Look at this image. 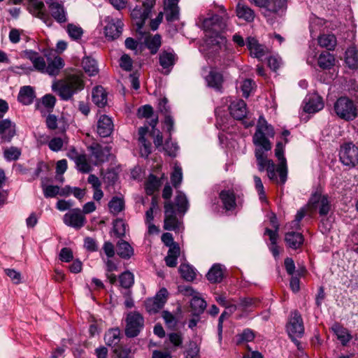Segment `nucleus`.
<instances>
[{
    "mask_svg": "<svg viewBox=\"0 0 358 358\" xmlns=\"http://www.w3.org/2000/svg\"><path fill=\"white\" fill-rule=\"evenodd\" d=\"M336 115L346 121L355 120L358 116V108L354 102L346 96L338 98L334 103Z\"/></svg>",
    "mask_w": 358,
    "mask_h": 358,
    "instance_id": "nucleus-4",
    "label": "nucleus"
},
{
    "mask_svg": "<svg viewBox=\"0 0 358 358\" xmlns=\"http://www.w3.org/2000/svg\"><path fill=\"white\" fill-rule=\"evenodd\" d=\"M180 250L178 245H174L171 247L168 251V254L165 257L166 264L169 267H176L178 264V257L180 255Z\"/></svg>",
    "mask_w": 358,
    "mask_h": 358,
    "instance_id": "nucleus-36",
    "label": "nucleus"
},
{
    "mask_svg": "<svg viewBox=\"0 0 358 358\" xmlns=\"http://www.w3.org/2000/svg\"><path fill=\"white\" fill-rule=\"evenodd\" d=\"M168 291L162 288L153 298L148 299L145 302L146 310L150 313H155L162 309L166 302Z\"/></svg>",
    "mask_w": 358,
    "mask_h": 358,
    "instance_id": "nucleus-11",
    "label": "nucleus"
},
{
    "mask_svg": "<svg viewBox=\"0 0 358 358\" xmlns=\"http://www.w3.org/2000/svg\"><path fill=\"white\" fill-rule=\"evenodd\" d=\"M164 174L161 178H157L153 174H150L145 182V192L148 194L152 195L155 192L157 191L159 187L162 185V179Z\"/></svg>",
    "mask_w": 358,
    "mask_h": 358,
    "instance_id": "nucleus-35",
    "label": "nucleus"
},
{
    "mask_svg": "<svg viewBox=\"0 0 358 358\" xmlns=\"http://www.w3.org/2000/svg\"><path fill=\"white\" fill-rule=\"evenodd\" d=\"M254 338V332L249 329H246L238 336L237 343L241 344L244 342H250Z\"/></svg>",
    "mask_w": 358,
    "mask_h": 358,
    "instance_id": "nucleus-56",
    "label": "nucleus"
},
{
    "mask_svg": "<svg viewBox=\"0 0 358 358\" xmlns=\"http://www.w3.org/2000/svg\"><path fill=\"white\" fill-rule=\"evenodd\" d=\"M83 74L80 71L71 69L66 72L65 77L53 85L52 88L56 91L62 100L68 101L73 94L82 90L85 87Z\"/></svg>",
    "mask_w": 358,
    "mask_h": 358,
    "instance_id": "nucleus-2",
    "label": "nucleus"
},
{
    "mask_svg": "<svg viewBox=\"0 0 358 358\" xmlns=\"http://www.w3.org/2000/svg\"><path fill=\"white\" fill-rule=\"evenodd\" d=\"M275 135L274 129L268 124L263 116H260L257 124L256 131L253 136V143L258 147H262L266 151L271 149V143L268 138Z\"/></svg>",
    "mask_w": 358,
    "mask_h": 358,
    "instance_id": "nucleus-3",
    "label": "nucleus"
},
{
    "mask_svg": "<svg viewBox=\"0 0 358 358\" xmlns=\"http://www.w3.org/2000/svg\"><path fill=\"white\" fill-rule=\"evenodd\" d=\"M303 110L308 113H315L324 108L322 99L317 94L306 96L304 101Z\"/></svg>",
    "mask_w": 358,
    "mask_h": 358,
    "instance_id": "nucleus-16",
    "label": "nucleus"
},
{
    "mask_svg": "<svg viewBox=\"0 0 358 358\" xmlns=\"http://www.w3.org/2000/svg\"><path fill=\"white\" fill-rule=\"evenodd\" d=\"M28 9L34 16L43 20L46 24L51 25L52 20L47 12L43 1L38 0H29Z\"/></svg>",
    "mask_w": 358,
    "mask_h": 358,
    "instance_id": "nucleus-12",
    "label": "nucleus"
},
{
    "mask_svg": "<svg viewBox=\"0 0 358 358\" xmlns=\"http://www.w3.org/2000/svg\"><path fill=\"white\" fill-rule=\"evenodd\" d=\"M165 15L168 22H173L179 18L178 3H167L165 7Z\"/></svg>",
    "mask_w": 358,
    "mask_h": 358,
    "instance_id": "nucleus-46",
    "label": "nucleus"
},
{
    "mask_svg": "<svg viewBox=\"0 0 358 358\" xmlns=\"http://www.w3.org/2000/svg\"><path fill=\"white\" fill-rule=\"evenodd\" d=\"M229 110L230 115L238 120H243L248 114L247 105L242 99L232 101L229 106Z\"/></svg>",
    "mask_w": 358,
    "mask_h": 358,
    "instance_id": "nucleus-17",
    "label": "nucleus"
},
{
    "mask_svg": "<svg viewBox=\"0 0 358 358\" xmlns=\"http://www.w3.org/2000/svg\"><path fill=\"white\" fill-rule=\"evenodd\" d=\"M97 133L101 138L109 137L112 134V119L106 115L100 116L97 122Z\"/></svg>",
    "mask_w": 358,
    "mask_h": 358,
    "instance_id": "nucleus-23",
    "label": "nucleus"
},
{
    "mask_svg": "<svg viewBox=\"0 0 358 358\" xmlns=\"http://www.w3.org/2000/svg\"><path fill=\"white\" fill-rule=\"evenodd\" d=\"M127 225L122 220H117L113 222V234L118 237L125 235Z\"/></svg>",
    "mask_w": 358,
    "mask_h": 358,
    "instance_id": "nucleus-53",
    "label": "nucleus"
},
{
    "mask_svg": "<svg viewBox=\"0 0 358 358\" xmlns=\"http://www.w3.org/2000/svg\"><path fill=\"white\" fill-rule=\"evenodd\" d=\"M24 55L26 58L32 62L33 66L36 71L42 73H45L47 61H45L43 56L34 50H26L24 52Z\"/></svg>",
    "mask_w": 358,
    "mask_h": 358,
    "instance_id": "nucleus-22",
    "label": "nucleus"
},
{
    "mask_svg": "<svg viewBox=\"0 0 358 358\" xmlns=\"http://www.w3.org/2000/svg\"><path fill=\"white\" fill-rule=\"evenodd\" d=\"M181 277L186 281H193L196 278L195 268L188 264H182L179 267Z\"/></svg>",
    "mask_w": 358,
    "mask_h": 358,
    "instance_id": "nucleus-42",
    "label": "nucleus"
},
{
    "mask_svg": "<svg viewBox=\"0 0 358 358\" xmlns=\"http://www.w3.org/2000/svg\"><path fill=\"white\" fill-rule=\"evenodd\" d=\"M45 198H53L59 194V187L57 185H42Z\"/></svg>",
    "mask_w": 358,
    "mask_h": 358,
    "instance_id": "nucleus-57",
    "label": "nucleus"
},
{
    "mask_svg": "<svg viewBox=\"0 0 358 358\" xmlns=\"http://www.w3.org/2000/svg\"><path fill=\"white\" fill-rule=\"evenodd\" d=\"M142 3V6H136L131 11V16L135 21L137 30L143 28L145 20L149 17L155 0H136Z\"/></svg>",
    "mask_w": 358,
    "mask_h": 358,
    "instance_id": "nucleus-7",
    "label": "nucleus"
},
{
    "mask_svg": "<svg viewBox=\"0 0 358 358\" xmlns=\"http://www.w3.org/2000/svg\"><path fill=\"white\" fill-rule=\"evenodd\" d=\"M206 81L209 87L220 90L223 82L222 76L220 73L210 71L206 77Z\"/></svg>",
    "mask_w": 358,
    "mask_h": 358,
    "instance_id": "nucleus-43",
    "label": "nucleus"
},
{
    "mask_svg": "<svg viewBox=\"0 0 358 358\" xmlns=\"http://www.w3.org/2000/svg\"><path fill=\"white\" fill-rule=\"evenodd\" d=\"M247 46L251 55L254 57L261 59L266 53V48L264 45L259 44L255 38H248Z\"/></svg>",
    "mask_w": 358,
    "mask_h": 358,
    "instance_id": "nucleus-25",
    "label": "nucleus"
},
{
    "mask_svg": "<svg viewBox=\"0 0 358 358\" xmlns=\"http://www.w3.org/2000/svg\"><path fill=\"white\" fill-rule=\"evenodd\" d=\"M129 352L128 348L117 345L113 349V358H127Z\"/></svg>",
    "mask_w": 358,
    "mask_h": 358,
    "instance_id": "nucleus-63",
    "label": "nucleus"
},
{
    "mask_svg": "<svg viewBox=\"0 0 358 358\" xmlns=\"http://www.w3.org/2000/svg\"><path fill=\"white\" fill-rule=\"evenodd\" d=\"M266 152V151L262 147L255 149V155L258 170L260 172L266 170L267 171V176L271 180L275 182H280V180H278L276 175L277 166L273 160L268 159Z\"/></svg>",
    "mask_w": 358,
    "mask_h": 358,
    "instance_id": "nucleus-5",
    "label": "nucleus"
},
{
    "mask_svg": "<svg viewBox=\"0 0 358 358\" xmlns=\"http://www.w3.org/2000/svg\"><path fill=\"white\" fill-rule=\"evenodd\" d=\"M164 213L165 217L164 229L168 231H173L178 229L180 222L176 217L174 206L171 202H165Z\"/></svg>",
    "mask_w": 358,
    "mask_h": 358,
    "instance_id": "nucleus-15",
    "label": "nucleus"
},
{
    "mask_svg": "<svg viewBox=\"0 0 358 358\" xmlns=\"http://www.w3.org/2000/svg\"><path fill=\"white\" fill-rule=\"evenodd\" d=\"M334 57L329 52H322L317 59L318 66L323 69H330L334 64Z\"/></svg>",
    "mask_w": 358,
    "mask_h": 358,
    "instance_id": "nucleus-44",
    "label": "nucleus"
},
{
    "mask_svg": "<svg viewBox=\"0 0 358 358\" xmlns=\"http://www.w3.org/2000/svg\"><path fill=\"white\" fill-rule=\"evenodd\" d=\"M103 251L107 256L106 266L107 273L106 277L109 282L112 284V243L106 242L103 245Z\"/></svg>",
    "mask_w": 358,
    "mask_h": 358,
    "instance_id": "nucleus-41",
    "label": "nucleus"
},
{
    "mask_svg": "<svg viewBox=\"0 0 358 358\" xmlns=\"http://www.w3.org/2000/svg\"><path fill=\"white\" fill-rule=\"evenodd\" d=\"M336 43V38L334 34H323L318 38L319 45L329 50H333Z\"/></svg>",
    "mask_w": 358,
    "mask_h": 358,
    "instance_id": "nucleus-38",
    "label": "nucleus"
},
{
    "mask_svg": "<svg viewBox=\"0 0 358 358\" xmlns=\"http://www.w3.org/2000/svg\"><path fill=\"white\" fill-rule=\"evenodd\" d=\"M64 66V61L59 56H55L53 58H47L45 73L50 76H57L61 69Z\"/></svg>",
    "mask_w": 358,
    "mask_h": 358,
    "instance_id": "nucleus-18",
    "label": "nucleus"
},
{
    "mask_svg": "<svg viewBox=\"0 0 358 358\" xmlns=\"http://www.w3.org/2000/svg\"><path fill=\"white\" fill-rule=\"evenodd\" d=\"M63 221L66 225L80 229L86 223V218L80 208H74L64 215Z\"/></svg>",
    "mask_w": 358,
    "mask_h": 358,
    "instance_id": "nucleus-14",
    "label": "nucleus"
},
{
    "mask_svg": "<svg viewBox=\"0 0 358 358\" xmlns=\"http://www.w3.org/2000/svg\"><path fill=\"white\" fill-rule=\"evenodd\" d=\"M124 209V201L123 196L119 194L113 196V213H119Z\"/></svg>",
    "mask_w": 358,
    "mask_h": 358,
    "instance_id": "nucleus-59",
    "label": "nucleus"
},
{
    "mask_svg": "<svg viewBox=\"0 0 358 358\" xmlns=\"http://www.w3.org/2000/svg\"><path fill=\"white\" fill-rule=\"evenodd\" d=\"M144 326V319L138 312H130L126 318L125 334L128 337L137 336Z\"/></svg>",
    "mask_w": 358,
    "mask_h": 358,
    "instance_id": "nucleus-9",
    "label": "nucleus"
},
{
    "mask_svg": "<svg viewBox=\"0 0 358 358\" xmlns=\"http://www.w3.org/2000/svg\"><path fill=\"white\" fill-rule=\"evenodd\" d=\"M275 217L271 219V222L273 224V227L275 228L274 230H271L269 229H266L265 235H268L270 239V250L271 251L273 255L276 257L279 255V250L278 246L277 245V239L278 237V224L275 221Z\"/></svg>",
    "mask_w": 358,
    "mask_h": 358,
    "instance_id": "nucleus-21",
    "label": "nucleus"
},
{
    "mask_svg": "<svg viewBox=\"0 0 358 358\" xmlns=\"http://www.w3.org/2000/svg\"><path fill=\"white\" fill-rule=\"evenodd\" d=\"M92 99L99 108H103L107 103V93L102 86H96L92 90Z\"/></svg>",
    "mask_w": 358,
    "mask_h": 358,
    "instance_id": "nucleus-29",
    "label": "nucleus"
},
{
    "mask_svg": "<svg viewBox=\"0 0 358 358\" xmlns=\"http://www.w3.org/2000/svg\"><path fill=\"white\" fill-rule=\"evenodd\" d=\"M21 155V150L17 147L11 146L3 150V156L8 161H16Z\"/></svg>",
    "mask_w": 358,
    "mask_h": 358,
    "instance_id": "nucleus-49",
    "label": "nucleus"
},
{
    "mask_svg": "<svg viewBox=\"0 0 358 358\" xmlns=\"http://www.w3.org/2000/svg\"><path fill=\"white\" fill-rule=\"evenodd\" d=\"M176 58V54L172 51L164 50L159 54V64L163 69H168L166 73L170 72V69L174 65Z\"/></svg>",
    "mask_w": 358,
    "mask_h": 358,
    "instance_id": "nucleus-27",
    "label": "nucleus"
},
{
    "mask_svg": "<svg viewBox=\"0 0 358 358\" xmlns=\"http://www.w3.org/2000/svg\"><path fill=\"white\" fill-rule=\"evenodd\" d=\"M287 331L292 341L299 350L301 349V343L297 340L303 335L304 327L300 313L295 310L291 313L289 322L287 325Z\"/></svg>",
    "mask_w": 358,
    "mask_h": 358,
    "instance_id": "nucleus-6",
    "label": "nucleus"
},
{
    "mask_svg": "<svg viewBox=\"0 0 358 358\" xmlns=\"http://www.w3.org/2000/svg\"><path fill=\"white\" fill-rule=\"evenodd\" d=\"M236 11L238 18L243 19L248 22H251L255 20V13L254 10L241 2L238 3Z\"/></svg>",
    "mask_w": 358,
    "mask_h": 358,
    "instance_id": "nucleus-30",
    "label": "nucleus"
},
{
    "mask_svg": "<svg viewBox=\"0 0 358 358\" xmlns=\"http://www.w3.org/2000/svg\"><path fill=\"white\" fill-rule=\"evenodd\" d=\"M75 164L77 170L82 173H88L92 171V166L87 159V155L85 153H82Z\"/></svg>",
    "mask_w": 358,
    "mask_h": 358,
    "instance_id": "nucleus-45",
    "label": "nucleus"
},
{
    "mask_svg": "<svg viewBox=\"0 0 358 358\" xmlns=\"http://www.w3.org/2000/svg\"><path fill=\"white\" fill-rule=\"evenodd\" d=\"M87 148L97 161H103L104 154L100 144L97 143H92Z\"/></svg>",
    "mask_w": 358,
    "mask_h": 358,
    "instance_id": "nucleus-52",
    "label": "nucleus"
},
{
    "mask_svg": "<svg viewBox=\"0 0 358 358\" xmlns=\"http://www.w3.org/2000/svg\"><path fill=\"white\" fill-rule=\"evenodd\" d=\"M285 241L289 248L297 249L303 244V237L299 232H288L285 234Z\"/></svg>",
    "mask_w": 358,
    "mask_h": 358,
    "instance_id": "nucleus-34",
    "label": "nucleus"
},
{
    "mask_svg": "<svg viewBox=\"0 0 358 358\" xmlns=\"http://www.w3.org/2000/svg\"><path fill=\"white\" fill-rule=\"evenodd\" d=\"M255 85V83L250 79H245L242 82L241 89L245 98H248L250 96Z\"/></svg>",
    "mask_w": 358,
    "mask_h": 358,
    "instance_id": "nucleus-55",
    "label": "nucleus"
},
{
    "mask_svg": "<svg viewBox=\"0 0 358 358\" xmlns=\"http://www.w3.org/2000/svg\"><path fill=\"white\" fill-rule=\"evenodd\" d=\"M140 143L141 144V155L142 157H148V155L151 153L152 146L151 143L148 141L145 138H141V140H138Z\"/></svg>",
    "mask_w": 358,
    "mask_h": 358,
    "instance_id": "nucleus-60",
    "label": "nucleus"
},
{
    "mask_svg": "<svg viewBox=\"0 0 358 358\" xmlns=\"http://www.w3.org/2000/svg\"><path fill=\"white\" fill-rule=\"evenodd\" d=\"M63 145V140L60 137H55L50 141L48 147L51 150L58 152L62 148Z\"/></svg>",
    "mask_w": 358,
    "mask_h": 358,
    "instance_id": "nucleus-62",
    "label": "nucleus"
},
{
    "mask_svg": "<svg viewBox=\"0 0 358 358\" xmlns=\"http://www.w3.org/2000/svg\"><path fill=\"white\" fill-rule=\"evenodd\" d=\"M220 199L226 210H232L236 208V196L233 191L222 190L220 193Z\"/></svg>",
    "mask_w": 358,
    "mask_h": 358,
    "instance_id": "nucleus-28",
    "label": "nucleus"
},
{
    "mask_svg": "<svg viewBox=\"0 0 358 358\" xmlns=\"http://www.w3.org/2000/svg\"><path fill=\"white\" fill-rule=\"evenodd\" d=\"M82 66L90 76H95L98 73V67L96 62L90 57H84L82 61Z\"/></svg>",
    "mask_w": 358,
    "mask_h": 358,
    "instance_id": "nucleus-39",
    "label": "nucleus"
},
{
    "mask_svg": "<svg viewBox=\"0 0 358 358\" xmlns=\"http://www.w3.org/2000/svg\"><path fill=\"white\" fill-rule=\"evenodd\" d=\"M84 247L89 252H96L98 250V245L96 240L89 236L84 239Z\"/></svg>",
    "mask_w": 358,
    "mask_h": 358,
    "instance_id": "nucleus-64",
    "label": "nucleus"
},
{
    "mask_svg": "<svg viewBox=\"0 0 358 358\" xmlns=\"http://www.w3.org/2000/svg\"><path fill=\"white\" fill-rule=\"evenodd\" d=\"M115 251L120 257L125 259H129L134 255L133 248L128 242L122 239L117 242Z\"/></svg>",
    "mask_w": 358,
    "mask_h": 358,
    "instance_id": "nucleus-33",
    "label": "nucleus"
},
{
    "mask_svg": "<svg viewBox=\"0 0 358 358\" xmlns=\"http://www.w3.org/2000/svg\"><path fill=\"white\" fill-rule=\"evenodd\" d=\"M153 108L150 105H145L138 109V116L141 118H149L152 117Z\"/></svg>",
    "mask_w": 358,
    "mask_h": 358,
    "instance_id": "nucleus-61",
    "label": "nucleus"
},
{
    "mask_svg": "<svg viewBox=\"0 0 358 358\" xmlns=\"http://www.w3.org/2000/svg\"><path fill=\"white\" fill-rule=\"evenodd\" d=\"M119 280L120 285L125 289L132 286L134 282V275L129 271L122 273L120 275Z\"/></svg>",
    "mask_w": 358,
    "mask_h": 358,
    "instance_id": "nucleus-51",
    "label": "nucleus"
},
{
    "mask_svg": "<svg viewBox=\"0 0 358 358\" xmlns=\"http://www.w3.org/2000/svg\"><path fill=\"white\" fill-rule=\"evenodd\" d=\"M331 329L343 345H347L352 338L350 331L339 324H334Z\"/></svg>",
    "mask_w": 358,
    "mask_h": 358,
    "instance_id": "nucleus-32",
    "label": "nucleus"
},
{
    "mask_svg": "<svg viewBox=\"0 0 358 358\" xmlns=\"http://www.w3.org/2000/svg\"><path fill=\"white\" fill-rule=\"evenodd\" d=\"M182 169L178 166H176L174 167V170L173 173H171V180L173 185L177 188L178 185L182 182Z\"/></svg>",
    "mask_w": 358,
    "mask_h": 358,
    "instance_id": "nucleus-54",
    "label": "nucleus"
},
{
    "mask_svg": "<svg viewBox=\"0 0 358 358\" xmlns=\"http://www.w3.org/2000/svg\"><path fill=\"white\" fill-rule=\"evenodd\" d=\"M264 5L262 6V13L265 17H269L273 14L278 13L284 9L285 0H264Z\"/></svg>",
    "mask_w": 358,
    "mask_h": 358,
    "instance_id": "nucleus-20",
    "label": "nucleus"
},
{
    "mask_svg": "<svg viewBox=\"0 0 358 358\" xmlns=\"http://www.w3.org/2000/svg\"><path fill=\"white\" fill-rule=\"evenodd\" d=\"M161 43V36L159 34H156L147 40V46L152 55L157 53Z\"/></svg>",
    "mask_w": 358,
    "mask_h": 358,
    "instance_id": "nucleus-50",
    "label": "nucleus"
},
{
    "mask_svg": "<svg viewBox=\"0 0 358 358\" xmlns=\"http://www.w3.org/2000/svg\"><path fill=\"white\" fill-rule=\"evenodd\" d=\"M206 278L211 283L220 282L224 278V268L222 265L220 264L213 265L206 274Z\"/></svg>",
    "mask_w": 358,
    "mask_h": 358,
    "instance_id": "nucleus-31",
    "label": "nucleus"
},
{
    "mask_svg": "<svg viewBox=\"0 0 358 358\" xmlns=\"http://www.w3.org/2000/svg\"><path fill=\"white\" fill-rule=\"evenodd\" d=\"M358 51L355 46L350 47L345 51V62L350 69H356L358 66Z\"/></svg>",
    "mask_w": 358,
    "mask_h": 358,
    "instance_id": "nucleus-40",
    "label": "nucleus"
},
{
    "mask_svg": "<svg viewBox=\"0 0 358 358\" xmlns=\"http://www.w3.org/2000/svg\"><path fill=\"white\" fill-rule=\"evenodd\" d=\"M175 203L180 213L185 214L189 209V201L186 195L182 192H178Z\"/></svg>",
    "mask_w": 358,
    "mask_h": 358,
    "instance_id": "nucleus-47",
    "label": "nucleus"
},
{
    "mask_svg": "<svg viewBox=\"0 0 358 358\" xmlns=\"http://www.w3.org/2000/svg\"><path fill=\"white\" fill-rule=\"evenodd\" d=\"M223 15H214L206 18L203 22V27L206 36L210 39V43L215 45V50L226 48V38L221 36V32L226 28L229 16L224 7H222Z\"/></svg>",
    "mask_w": 358,
    "mask_h": 358,
    "instance_id": "nucleus-1",
    "label": "nucleus"
},
{
    "mask_svg": "<svg viewBox=\"0 0 358 358\" xmlns=\"http://www.w3.org/2000/svg\"><path fill=\"white\" fill-rule=\"evenodd\" d=\"M132 64L131 58L127 54L123 55L119 61L120 66L126 71H131Z\"/></svg>",
    "mask_w": 358,
    "mask_h": 358,
    "instance_id": "nucleus-58",
    "label": "nucleus"
},
{
    "mask_svg": "<svg viewBox=\"0 0 358 358\" xmlns=\"http://www.w3.org/2000/svg\"><path fill=\"white\" fill-rule=\"evenodd\" d=\"M275 155L279 160L276 171L279 174L280 183L283 185L287 177V161L284 157V145L282 143L278 142L275 148Z\"/></svg>",
    "mask_w": 358,
    "mask_h": 358,
    "instance_id": "nucleus-13",
    "label": "nucleus"
},
{
    "mask_svg": "<svg viewBox=\"0 0 358 358\" xmlns=\"http://www.w3.org/2000/svg\"><path fill=\"white\" fill-rule=\"evenodd\" d=\"M339 159L341 163L350 168L358 164V147L352 143H345L340 147Z\"/></svg>",
    "mask_w": 358,
    "mask_h": 358,
    "instance_id": "nucleus-8",
    "label": "nucleus"
},
{
    "mask_svg": "<svg viewBox=\"0 0 358 358\" xmlns=\"http://www.w3.org/2000/svg\"><path fill=\"white\" fill-rule=\"evenodd\" d=\"M35 97L36 95L34 88L29 85H26L20 88L17 100L23 105L27 106L33 103Z\"/></svg>",
    "mask_w": 358,
    "mask_h": 358,
    "instance_id": "nucleus-26",
    "label": "nucleus"
},
{
    "mask_svg": "<svg viewBox=\"0 0 358 358\" xmlns=\"http://www.w3.org/2000/svg\"><path fill=\"white\" fill-rule=\"evenodd\" d=\"M309 207L313 210H318L320 216H326L331 210V204L327 196L315 193L308 202Z\"/></svg>",
    "mask_w": 358,
    "mask_h": 358,
    "instance_id": "nucleus-10",
    "label": "nucleus"
},
{
    "mask_svg": "<svg viewBox=\"0 0 358 358\" xmlns=\"http://www.w3.org/2000/svg\"><path fill=\"white\" fill-rule=\"evenodd\" d=\"M66 31L72 40H80L83 34V29L78 25L69 24L66 27Z\"/></svg>",
    "mask_w": 358,
    "mask_h": 358,
    "instance_id": "nucleus-48",
    "label": "nucleus"
},
{
    "mask_svg": "<svg viewBox=\"0 0 358 358\" xmlns=\"http://www.w3.org/2000/svg\"><path fill=\"white\" fill-rule=\"evenodd\" d=\"M51 16L58 23H65L67 21L66 12L64 6L58 2L50 3L48 6Z\"/></svg>",
    "mask_w": 358,
    "mask_h": 358,
    "instance_id": "nucleus-24",
    "label": "nucleus"
},
{
    "mask_svg": "<svg viewBox=\"0 0 358 358\" xmlns=\"http://www.w3.org/2000/svg\"><path fill=\"white\" fill-rule=\"evenodd\" d=\"M206 302L202 299L199 294H196L192 299L190 306L194 315L202 313L206 308Z\"/></svg>",
    "mask_w": 358,
    "mask_h": 358,
    "instance_id": "nucleus-37",
    "label": "nucleus"
},
{
    "mask_svg": "<svg viewBox=\"0 0 358 358\" xmlns=\"http://www.w3.org/2000/svg\"><path fill=\"white\" fill-rule=\"evenodd\" d=\"M15 134V124L14 123L8 119L0 121V136L3 141L10 142Z\"/></svg>",
    "mask_w": 358,
    "mask_h": 358,
    "instance_id": "nucleus-19",
    "label": "nucleus"
}]
</instances>
